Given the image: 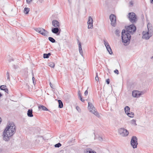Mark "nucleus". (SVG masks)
Returning a JSON list of instances; mask_svg holds the SVG:
<instances>
[{
	"label": "nucleus",
	"mask_w": 153,
	"mask_h": 153,
	"mask_svg": "<svg viewBox=\"0 0 153 153\" xmlns=\"http://www.w3.org/2000/svg\"><path fill=\"white\" fill-rule=\"evenodd\" d=\"M98 139L100 141H102V138L101 137H99L98 138Z\"/></svg>",
	"instance_id": "35"
},
{
	"label": "nucleus",
	"mask_w": 153,
	"mask_h": 153,
	"mask_svg": "<svg viewBox=\"0 0 153 153\" xmlns=\"http://www.w3.org/2000/svg\"><path fill=\"white\" fill-rule=\"evenodd\" d=\"M88 108L90 111L92 112L95 115L98 117H100V115L95 109L93 105L90 102L88 103Z\"/></svg>",
	"instance_id": "4"
},
{
	"label": "nucleus",
	"mask_w": 153,
	"mask_h": 153,
	"mask_svg": "<svg viewBox=\"0 0 153 153\" xmlns=\"http://www.w3.org/2000/svg\"><path fill=\"white\" fill-rule=\"evenodd\" d=\"M30 9L28 8H25L24 9V13L27 14L28 13V12L30 11Z\"/></svg>",
	"instance_id": "26"
},
{
	"label": "nucleus",
	"mask_w": 153,
	"mask_h": 153,
	"mask_svg": "<svg viewBox=\"0 0 153 153\" xmlns=\"http://www.w3.org/2000/svg\"><path fill=\"white\" fill-rule=\"evenodd\" d=\"M147 27L148 31H143V38L146 39H149L153 35L152 27L150 23H148Z\"/></svg>",
	"instance_id": "2"
},
{
	"label": "nucleus",
	"mask_w": 153,
	"mask_h": 153,
	"mask_svg": "<svg viewBox=\"0 0 153 153\" xmlns=\"http://www.w3.org/2000/svg\"><path fill=\"white\" fill-rule=\"evenodd\" d=\"M48 65L51 67L53 68L55 66L54 63L52 62H50L48 63Z\"/></svg>",
	"instance_id": "23"
},
{
	"label": "nucleus",
	"mask_w": 153,
	"mask_h": 153,
	"mask_svg": "<svg viewBox=\"0 0 153 153\" xmlns=\"http://www.w3.org/2000/svg\"><path fill=\"white\" fill-rule=\"evenodd\" d=\"M106 82L108 84H109V83H110V81H109V79H107L106 80Z\"/></svg>",
	"instance_id": "33"
},
{
	"label": "nucleus",
	"mask_w": 153,
	"mask_h": 153,
	"mask_svg": "<svg viewBox=\"0 0 153 153\" xmlns=\"http://www.w3.org/2000/svg\"><path fill=\"white\" fill-rule=\"evenodd\" d=\"M88 94V91L87 90H86L84 93V94L85 95L87 96Z\"/></svg>",
	"instance_id": "37"
},
{
	"label": "nucleus",
	"mask_w": 153,
	"mask_h": 153,
	"mask_svg": "<svg viewBox=\"0 0 153 153\" xmlns=\"http://www.w3.org/2000/svg\"><path fill=\"white\" fill-rule=\"evenodd\" d=\"M80 100L82 102H84L85 100L82 99V97H79Z\"/></svg>",
	"instance_id": "34"
},
{
	"label": "nucleus",
	"mask_w": 153,
	"mask_h": 153,
	"mask_svg": "<svg viewBox=\"0 0 153 153\" xmlns=\"http://www.w3.org/2000/svg\"><path fill=\"white\" fill-rule=\"evenodd\" d=\"M72 140H75V139H72V140H69L68 142V143H71L72 142Z\"/></svg>",
	"instance_id": "38"
},
{
	"label": "nucleus",
	"mask_w": 153,
	"mask_h": 153,
	"mask_svg": "<svg viewBox=\"0 0 153 153\" xmlns=\"http://www.w3.org/2000/svg\"><path fill=\"white\" fill-rule=\"evenodd\" d=\"M62 145V144L60 143H58L57 144H56L54 145L55 147L56 148H59Z\"/></svg>",
	"instance_id": "28"
},
{
	"label": "nucleus",
	"mask_w": 153,
	"mask_h": 153,
	"mask_svg": "<svg viewBox=\"0 0 153 153\" xmlns=\"http://www.w3.org/2000/svg\"><path fill=\"white\" fill-rule=\"evenodd\" d=\"M2 96V95L0 93V97H1Z\"/></svg>",
	"instance_id": "45"
},
{
	"label": "nucleus",
	"mask_w": 153,
	"mask_h": 153,
	"mask_svg": "<svg viewBox=\"0 0 153 153\" xmlns=\"http://www.w3.org/2000/svg\"><path fill=\"white\" fill-rule=\"evenodd\" d=\"M51 53H49L48 54L45 53L43 55V57L44 58H48L49 56H50Z\"/></svg>",
	"instance_id": "24"
},
{
	"label": "nucleus",
	"mask_w": 153,
	"mask_h": 153,
	"mask_svg": "<svg viewBox=\"0 0 153 153\" xmlns=\"http://www.w3.org/2000/svg\"><path fill=\"white\" fill-rule=\"evenodd\" d=\"M79 49L80 53H82V50L81 45L80 42H79Z\"/></svg>",
	"instance_id": "25"
},
{
	"label": "nucleus",
	"mask_w": 153,
	"mask_h": 153,
	"mask_svg": "<svg viewBox=\"0 0 153 153\" xmlns=\"http://www.w3.org/2000/svg\"><path fill=\"white\" fill-rule=\"evenodd\" d=\"M49 40L52 43H54L55 42V40L51 37H49L48 38Z\"/></svg>",
	"instance_id": "27"
},
{
	"label": "nucleus",
	"mask_w": 153,
	"mask_h": 153,
	"mask_svg": "<svg viewBox=\"0 0 153 153\" xmlns=\"http://www.w3.org/2000/svg\"><path fill=\"white\" fill-rule=\"evenodd\" d=\"M128 18L130 21L132 23L136 22L137 21V16L133 12L129 13L128 14Z\"/></svg>",
	"instance_id": "7"
},
{
	"label": "nucleus",
	"mask_w": 153,
	"mask_h": 153,
	"mask_svg": "<svg viewBox=\"0 0 153 153\" xmlns=\"http://www.w3.org/2000/svg\"><path fill=\"white\" fill-rule=\"evenodd\" d=\"M93 19L91 16L88 18V20L87 22L88 28H93Z\"/></svg>",
	"instance_id": "12"
},
{
	"label": "nucleus",
	"mask_w": 153,
	"mask_h": 153,
	"mask_svg": "<svg viewBox=\"0 0 153 153\" xmlns=\"http://www.w3.org/2000/svg\"><path fill=\"white\" fill-rule=\"evenodd\" d=\"M2 121V119H1V118L0 117V123H1V122Z\"/></svg>",
	"instance_id": "41"
},
{
	"label": "nucleus",
	"mask_w": 153,
	"mask_h": 153,
	"mask_svg": "<svg viewBox=\"0 0 153 153\" xmlns=\"http://www.w3.org/2000/svg\"><path fill=\"white\" fill-rule=\"evenodd\" d=\"M118 132L119 134L123 137H126L129 134L128 131L123 128L118 129Z\"/></svg>",
	"instance_id": "5"
},
{
	"label": "nucleus",
	"mask_w": 153,
	"mask_h": 153,
	"mask_svg": "<svg viewBox=\"0 0 153 153\" xmlns=\"http://www.w3.org/2000/svg\"><path fill=\"white\" fill-rule=\"evenodd\" d=\"M52 25L55 27L59 28L60 24L59 22L56 20H54L52 21Z\"/></svg>",
	"instance_id": "14"
},
{
	"label": "nucleus",
	"mask_w": 153,
	"mask_h": 153,
	"mask_svg": "<svg viewBox=\"0 0 153 153\" xmlns=\"http://www.w3.org/2000/svg\"><path fill=\"white\" fill-rule=\"evenodd\" d=\"M124 110L125 111V112L127 114V113H128L130 112V108L128 106H126L124 108Z\"/></svg>",
	"instance_id": "21"
},
{
	"label": "nucleus",
	"mask_w": 153,
	"mask_h": 153,
	"mask_svg": "<svg viewBox=\"0 0 153 153\" xmlns=\"http://www.w3.org/2000/svg\"><path fill=\"white\" fill-rule=\"evenodd\" d=\"M122 37L123 42L127 44L129 43L131 36L129 33H126L125 30H123L122 32Z\"/></svg>",
	"instance_id": "3"
},
{
	"label": "nucleus",
	"mask_w": 153,
	"mask_h": 153,
	"mask_svg": "<svg viewBox=\"0 0 153 153\" xmlns=\"http://www.w3.org/2000/svg\"><path fill=\"white\" fill-rule=\"evenodd\" d=\"M59 31V28L55 27L52 29V32L54 33H58Z\"/></svg>",
	"instance_id": "18"
},
{
	"label": "nucleus",
	"mask_w": 153,
	"mask_h": 153,
	"mask_svg": "<svg viewBox=\"0 0 153 153\" xmlns=\"http://www.w3.org/2000/svg\"><path fill=\"white\" fill-rule=\"evenodd\" d=\"M32 79H33V82H34V79H35V78H34V77H33V78H32Z\"/></svg>",
	"instance_id": "44"
},
{
	"label": "nucleus",
	"mask_w": 153,
	"mask_h": 153,
	"mask_svg": "<svg viewBox=\"0 0 153 153\" xmlns=\"http://www.w3.org/2000/svg\"><path fill=\"white\" fill-rule=\"evenodd\" d=\"M115 34L117 35H118V34H119V33H120V31L119 30H116L115 31Z\"/></svg>",
	"instance_id": "31"
},
{
	"label": "nucleus",
	"mask_w": 153,
	"mask_h": 153,
	"mask_svg": "<svg viewBox=\"0 0 153 153\" xmlns=\"http://www.w3.org/2000/svg\"><path fill=\"white\" fill-rule=\"evenodd\" d=\"M130 144L134 149L137 148L138 145L137 138L136 136H133L132 137Z\"/></svg>",
	"instance_id": "6"
},
{
	"label": "nucleus",
	"mask_w": 153,
	"mask_h": 153,
	"mask_svg": "<svg viewBox=\"0 0 153 153\" xmlns=\"http://www.w3.org/2000/svg\"><path fill=\"white\" fill-rule=\"evenodd\" d=\"M104 44L109 53L110 54H111L113 52L109 44L106 40H104Z\"/></svg>",
	"instance_id": "11"
},
{
	"label": "nucleus",
	"mask_w": 153,
	"mask_h": 153,
	"mask_svg": "<svg viewBox=\"0 0 153 153\" xmlns=\"http://www.w3.org/2000/svg\"><path fill=\"white\" fill-rule=\"evenodd\" d=\"M32 1V0H27V3H30Z\"/></svg>",
	"instance_id": "36"
},
{
	"label": "nucleus",
	"mask_w": 153,
	"mask_h": 153,
	"mask_svg": "<svg viewBox=\"0 0 153 153\" xmlns=\"http://www.w3.org/2000/svg\"><path fill=\"white\" fill-rule=\"evenodd\" d=\"M58 102L59 103V107L60 108H62L63 107V104L62 101L60 100H58Z\"/></svg>",
	"instance_id": "22"
},
{
	"label": "nucleus",
	"mask_w": 153,
	"mask_h": 153,
	"mask_svg": "<svg viewBox=\"0 0 153 153\" xmlns=\"http://www.w3.org/2000/svg\"><path fill=\"white\" fill-rule=\"evenodd\" d=\"M110 19L111 21V24L113 26L116 25V16L114 14H111L110 16Z\"/></svg>",
	"instance_id": "10"
},
{
	"label": "nucleus",
	"mask_w": 153,
	"mask_h": 153,
	"mask_svg": "<svg viewBox=\"0 0 153 153\" xmlns=\"http://www.w3.org/2000/svg\"><path fill=\"white\" fill-rule=\"evenodd\" d=\"M95 80L96 81H99V79L97 73V75L95 78Z\"/></svg>",
	"instance_id": "29"
},
{
	"label": "nucleus",
	"mask_w": 153,
	"mask_h": 153,
	"mask_svg": "<svg viewBox=\"0 0 153 153\" xmlns=\"http://www.w3.org/2000/svg\"><path fill=\"white\" fill-rule=\"evenodd\" d=\"M127 115L130 117H133L134 116V113L132 112H129L127 114Z\"/></svg>",
	"instance_id": "20"
},
{
	"label": "nucleus",
	"mask_w": 153,
	"mask_h": 153,
	"mask_svg": "<svg viewBox=\"0 0 153 153\" xmlns=\"http://www.w3.org/2000/svg\"><path fill=\"white\" fill-rule=\"evenodd\" d=\"M129 4L131 5H132L133 4V3L132 1H130L129 3Z\"/></svg>",
	"instance_id": "39"
},
{
	"label": "nucleus",
	"mask_w": 153,
	"mask_h": 153,
	"mask_svg": "<svg viewBox=\"0 0 153 153\" xmlns=\"http://www.w3.org/2000/svg\"><path fill=\"white\" fill-rule=\"evenodd\" d=\"M141 92L137 91H132V95L135 97H138L141 95Z\"/></svg>",
	"instance_id": "13"
},
{
	"label": "nucleus",
	"mask_w": 153,
	"mask_h": 153,
	"mask_svg": "<svg viewBox=\"0 0 153 153\" xmlns=\"http://www.w3.org/2000/svg\"><path fill=\"white\" fill-rule=\"evenodd\" d=\"M151 2L152 3H153V0H150Z\"/></svg>",
	"instance_id": "42"
},
{
	"label": "nucleus",
	"mask_w": 153,
	"mask_h": 153,
	"mask_svg": "<svg viewBox=\"0 0 153 153\" xmlns=\"http://www.w3.org/2000/svg\"><path fill=\"white\" fill-rule=\"evenodd\" d=\"M136 29V27L133 25H132L126 27L125 30L127 33H133L135 31Z\"/></svg>",
	"instance_id": "8"
},
{
	"label": "nucleus",
	"mask_w": 153,
	"mask_h": 153,
	"mask_svg": "<svg viewBox=\"0 0 153 153\" xmlns=\"http://www.w3.org/2000/svg\"><path fill=\"white\" fill-rule=\"evenodd\" d=\"M35 30L37 32L45 36H47L48 33L47 30L42 28H36L35 29Z\"/></svg>",
	"instance_id": "9"
},
{
	"label": "nucleus",
	"mask_w": 153,
	"mask_h": 153,
	"mask_svg": "<svg viewBox=\"0 0 153 153\" xmlns=\"http://www.w3.org/2000/svg\"><path fill=\"white\" fill-rule=\"evenodd\" d=\"M38 108L39 109H42L43 111H48V110L46 107L42 105H39V106Z\"/></svg>",
	"instance_id": "17"
},
{
	"label": "nucleus",
	"mask_w": 153,
	"mask_h": 153,
	"mask_svg": "<svg viewBox=\"0 0 153 153\" xmlns=\"http://www.w3.org/2000/svg\"><path fill=\"white\" fill-rule=\"evenodd\" d=\"M27 114L28 117H33L32 109H29L28 110V111H27Z\"/></svg>",
	"instance_id": "19"
},
{
	"label": "nucleus",
	"mask_w": 153,
	"mask_h": 153,
	"mask_svg": "<svg viewBox=\"0 0 153 153\" xmlns=\"http://www.w3.org/2000/svg\"><path fill=\"white\" fill-rule=\"evenodd\" d=\"M0 88L1 90L4 91L7 93L8 94L9 91L8 89L6 88V86L5 85H1L0 87Z\"/></svg>",
	"instance_id": "15"
},
{
	"label": "nucleus",
	"mask_w": 153,
	"mask_h": 153,
	"mask_svg": "<svg viewBox=\"0 0 153 153\" xmlns=\"http://www.w3.org/2000/svg\"><path fill=\"white\" fill-rule=\"evenodd\" d=\"M78 94L79 97H82L81 94V93L80 91H78Z\"/></svg>",
	"instance_id": "30"
},
{
	"label": "nucleus",
	"mask_w": 153,
	"mask_h": 153,
	"mask_svg": "<svg viewBox=\"0 0 153 153\" xmlns=\"http://www.w3.org/2000/svg\"><path fill=\"white\" fill-rule=\"evenodd\" d=\"M114 72L115 73L117 74H119V71L117 70H115L114 71Z\"/></svg>",
	"instance_id": "32"
},
{
	"label": "nucleus",
	"mask_w": 153,
	"mask_h": 153,
	"mask_svg": "<svg viewBox=\"0 0 153 153\" xmlns=\"http://www.w3.org/2000/svg\"><path fill=\"white\" fill-rule=\"evenodd\" d=\"M3 132V139L5 141L9 140V137L14 134L16 131L15 125H7Z\"/></svg>",
	"instance_id": "1"
},
{
	"label": "nucleus",
	"mask_w": 153,
	"mask_h": 153,
	"mask_svg": "<svg viewBox=\"0 0 153 153\" xmlns=\"http://www.w3.org/2000/svg\"><path fill=\"white\" fill-rule=\"evenodd\" d=\"M50 86H51V87L52 88V84L51 83V82L50 83Z\"/></svg>",
	"instance_id": "43"
},
{
	"label": "nucleus",
	"mask_w": 153,
	"mask_h": 153,
	"mask_svg": "<svg viewBox=\"0 0 153 153\" xmlns=\"http://www.w3.org/2000/svg\"><path fill=\"white\" fill-rule=\"evenodd\" d=\"M85 153H96V152L94 151L90 148H88L86 149L85 151Z\"/></svg>",
	"instance_id": "16"
},
{
	"label": "nucleus",
	"mask_w": 153,
	"mask_h": 153,
	"mask_svg": "<svg viewBox=\"0 0 153 153\" xmlns=\"http://www.w3.org/2000/svg\"><path fill=\"white\" fill-rule=\"evenodd\" d=\"M132 121L134 123H135V121L134 120H133Z\"/></svg>",
	"instance_id": "40"
}]
</instances>
